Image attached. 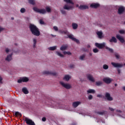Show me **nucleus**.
I'll list each match as a JSON object with an SVG mask.
<instances>
[{
    "label": "nucleus",
    "instance_id": "nucleus-1",
    "mask_svg": "<svg viewBox=\"0 0 125 125\" xmlns=\"http://www.w3.org/2000/svg\"><path fill=\"white\" fill-rule=\"evenodd\" d=\"M29 28L32 35H34V36L39 37L41 35L40 29H39V28H38V27H37L35 24L30 23L29 24Z\"/></svg>",
    "mask_w": 125,
    "mask_h": 125
},
{
    "label": "nucleus",
    "instance_id": "nucleus-2",
    "mask_svg": "<svg viewBox=\"0 0 125 125\" xmlns=\"http://www.w3.org/2000/svg\"><path fill=\"white\" fill-rule=\"evenodd\" d=\"M66 3H70V4L72 5H69L68 4H65L63 6V9H66V10H72L73 8H74V3L73 1L71 0H63Z\"/></svg>",
    "mask_w": 125,
    "mask_h": 125
},
{
    "label": "nucleus",
    "instance_id": "nucleus-3",
    "mask_svg": "<svg viewBox=\"0 0 125 125\" xmlns=\"http://www.w3.org/2000/svg\"><path fill=\"white\" fill-rule=\"evenodd\" d=\"M33 10L35 11V12H37V13H40V14H45L46 13V10L44 9H40L36 7L33 8Z\"/></svg>",
    "mask_w": 125,
    "mask_h": 125
},
{
    "label": "nucleus",
    "instance_id": "nucleus-4",
    "mask_svg": "<svg viewBox=\"0 0 125 125\" xmlns=\"http://www.w3.org/2000/svg\"><path fill=\"white\" fill-rule=\"evenodd\" d=\"M24 122H25L26 125H36L35 122L28 117H25Z\"/></svg>",
    "mask_w": 125,
    "mask_h": 125
},
{
    "label": "nucleus",
    "instance_id": "nucleus-5",
    "mask_svg": "<svg viewBox=\"0 0 125 125\" xmlns=\"http://www.w3.org/2000/svg\"><path fill=\"white\" fill-rule=\"evenodd\" d=\"M43 75H48L49 76H56L57 73L51 71H44L42 72Z\"/></svg>",
    "mask_w": 125,
    "mask_h": 125
},
{
    "label": "nucleus",
    "instance_id": "nucleus-6",
    "mask_svg": "<svg viewBox=\"0 0 125 125\" xmlns=\"http://www.w3.org/2000/svg\"><path fill=\"white\" fill-rule=\"evenodd\" d=\"M68 38L70 39V40H72V41H73V42H77V43H80V41L74 37V36L72 34L68 35Z\"/></svg>",
    "mask_w": 125,
    "mask_h": 125
},
{
    "label": "nucleus",
    "instance_id": "nucleus-7",
    "mask_svg": "<svg viewBox=\"0 0 125 125\" xmlns=\"http://www.w3.org/2000/svg\"><path fill=\"white\" fill-rule=\"evenodd\" d=\"M60 83L62 86H63V87H64V88H66V89H70L72 88V86H71V85L69 84H66L62 82H61Z\"/></svg>",
    "mask_w": 125,
    "mask_h": 125
},
{
    "label": "nucleus",
    "instance_id": "nucleus-8",
    "mask_svg": "<svg viewBox=\"0 0 125 125\" xmlns=\"http://www.w3.org/2000/svg\"><path fill=\"white\" fill-rule=\"evenodd\" d=\"M105 44L104 42L102 43H95V46L98 47V48H99V49H102V48H104V47H105Z\"/></svg>",
    "mask_w": 125,
    "mask_h": 125
},
{
    "label": "nucleus",
    "instance_id": "nucleus-9",
    "mask_svg": "<svg viewBox=\"0 0 125 125\" xmlns=\"http://www.w3.org/2000/svg\"><path fill=\"white\" fill-rule=\"evenodd\" d=\"M29 82V78L28 77H23L21 79H19L18 80V83H27Z\"/></svg>",
    "mask_w": 125,
    "mask_h": 125
},
{
    "label": "nucleus",
    "instance_id": "nucleus-10",
    "mask_svg": "<svg viewBox=\"0 0 125 125\" xmlns=\"http://www.w3.org/2000/svg\"><path fill=\"white\" fill-rule=\"evenodd\" d=\"M111 65L115 68H122L123 67V64L116 63L114 62H111Z\"/></svg>",
    "mask_w": 125,
    "mask_h": 125
},
{
    "label": "nucleus",
    "instance_id": "nucleus-11",
    "mask_svg": "<svg viewBox=\"0 0 125 125\" xmlns=\"http://www.w3.org/2000/svg\"><path fill=\"white\" fill-rule=\"evenodd\" d=\"M105 96L108 101H113V97H111V95H110V93L106 92L105 93Z\"/></svg>",
    "mask_w": 125,
    "mask_h": 125
},
{
    "label": "nucleus",
    "instance_id": "nucleus-12",
    "mask_svg": "<svg viewBox=\"0 0 125 125\" xmlns=\"http://www.w3.org/2000/svg\"><path fill=\"white\" fill-rule=\"evenodd\" d=\"M87 78L90 81V82H92V83H94V82H95V80H94L93 76H92V75L91 74L87 75Z\"/></svg>",
    "mask_w": 125,
    "mask_h": 125
},
{
    "label": "nucleus",
    "instance_id": "nucleus-13",
    "mask_svg": "<svg viewBox=\"0 0 125 125\" xmlns=\"http://www.w3.org/2000/svg\"><path fill=\"white\" fill-rule=\"evenodd\" d=\"M116 38L118 40H119V41H120V42H122V43L125 42V39H123V37H122V36H121V35H116Z\"/></svg>",
    "mask_w": 125,
    "mask_h": 125
},
{
    "label": "nucleus",
    "instance_id": "nucleus-14",
    "mask_svg": "<svg viewBox=\"0 0 125 125\" xmlns=\"http://www.w3.org/2000/svg\"><path fill=\"white\" fill-rule=\"evenodd\" d=\"M81 103H82L81 102H74L72 104V106L73 107H74V108H77V107H78V106H79V105H80L81 104Z\"/></svg>",
    "mask_w": 125,
    "mask_h": 125
},
{
    "label": "nucleus",
    "instance_id": "nucleus-15",
    "mask_svg": "<svg viewBox=\"0 0 125 125\" xmlns=\"http://www.w3.org/2000/svg\"><path fill=\"white\" fill-rule=\"evenodd\" d=\"M5 61H8V62L11 61V60H12V54L8 55L5 58Z\"/></svg>",
    "mask_w": 125,
    "mask_h": 125
},
{
    "label": "nucleus",
    "instance_id": "nucleus-16",
    "mask_svg": "<svg viewBox=\"0 0 125 125\" xmlns=\"http://www.w3.org/2000/svg\"><path fill=\"white\" fill-rule=\"evenodd\" d=\"M99 6H100V5L98 3H93L90 5V7H92V8H97Z\"/></svg>",
    "mask_w": 125,
    "mask_h": 125
},
{
    "label": "nucleus",
    "instance_id": "nucleus-17",
    "mask_svg": "<svg viewBox=\"0 0 125 125\" xmlns=\"http://www.w3.org/2000/svg\"><path fill=\"white\" fill-rule=\"evenodd\" d=\"M103 81L105 83H110L112 80L110 78H104L103 79Z\"/></svg>",
    "mask_w": 125,
    "mask_h": 125
},
{
    "label": "nucleus",
    "instance_id": "nucleus-18",
    "mask_svg": "<svg viewBox=\"0 0 125 125\" xmlns=\"http://www.w3.org/2000/svg\"><path fill=\"white\" fill-rule=\"evenodd\" d=\"M97 35L98 36L99 39H102V38H103V33H102V31H98L97 32Z\"/></svg>",
    "mask_w": 125,
    "mask_h": 125
},
{
    "label": "nucleus",
    "instance_id": "nucleus-19",
    "mask_svg": "<svg viewBox=\"0 0 125 125\" xmlns=\"http://www.w3.org/2000/svg\"><path fill=\"white\" fill-rule=\"evenodd\" d=\"M125 11V8L123 7H120L118 9V13L119 14H122L123 12Z\"/></svg>",
    "mask_w": 125,
    "mask_h": 125
},
{
    "label": "nucleus",
    "instance_id": "nucleus-20",
    "mask_svg": "<svg viewBox=\"0 0 125 125\" xmlns=\"http://www.w3.org/2000/svg\"><path fill=\"white\" fill-rule=\"evenodd\" d=\"M110 42H114L115 43H117V39L116 37H112L110 40H109Z\"/></svg>",
    "mask_w": 125,
    "mask_h": 125
},
{
    "label": "nucleus",
    "instance_id": "nucleus-21",
    "mask_svg": "<svg viewBox=\"0 0 125 125\" xmlns=\"http://www.w3.org/2000/svg\"><path fill=\"white\" fill-rule=\"evenodd\" d=\"M98 115H101V116H103V115H106L107 114V111H103L102 112L98 111L96 112Z\"/></svg>",
    "mask_w": 125,
    "mask_h": 125
},
{
    "label": "nucleus",
    "instance_id": "nucleus-22",
    "mask_svg": "<svg viewBox=\"0 0 125 125\" xmlns=\"http://www.w3.org/2000/svg\"><path fill=\"white\" fill-rule=\"evenodd\" d=\"M68 48V45L65 44V45H62V47L60 48L61 50H66Z\"/></svg>",
    "mask_w": 125,
    "mask_h": 125
},
{
    "label": "nucleus",
    "instance_id": "nucleus-23",
    "mask_svg": "<svg viewBox=\"0 0 125 125\" xmlns=\"http://www.w3.org/2000/svg\"><path fill=\"white\" fill-rule=\"evenodd\" d=\"M22 91L24 94H28L29 93V91H28V89L26 87L22 88Z\"/></svg>",
    "mask_w": 125,
    "mask_h": 125
},
{
    "label": "nucleus",
    "instance_id": "nucleus-24",
    "mask_svg": "<svg viewBox=\"0 0 125 125\" xmlns=\"http://www.w3.org/2000/svg\"><path fill=\"white\" fill-rule=\"evenodd\" d=\"M79 8L80 9H88V6L84 5H81L80 6Z\"/></svg>",
    "mask_w": 125,
    "mask_h": 125
},
{
    "label": "nucleus",
    "instance_id": "nucleus-25",
    "mask_svg": "<svg viewBox=\"0 0 125 125\" xmlns=\"http://www.w3.org/2000/svg\"><path fill=\"white\" fill-rule=\"evenodd\" d=\"M70 79H71V77L68 75H65L64 77L63 78V80H65V81H66L67 82H68V81H69Z\"/></svg>",
    "mask_w": 125,
    "mask_h": 125
},
{
    "label": "nucleus",
    "instance_id": "nucleus-26",
    "mask_svg": "<svg viewBox=\"0 0 125 125\" xmlns=\"http://www.w3.org/2000/svg\"><path fill=\"white\" fill-rule=\"evenodd\" d=\"M87 94H88L89 93H92L93 94H94L95 93V90L94 89H89L87 91Z\"/></svg>",
    "mask_w": 125,
    "mask_h": 125
},
{
    "label": "nucleus",
    "instance_id": "nucleus-27",
    "mask_svg": "<svg viewBox=\"0 0 125 125\" xmlns=\"http://www.w3.org/2000/svg\"><path fill=\"white\" fill-rule=\"evenodd\" d=\"M72 26L74 30H76V29H78V24L76 23H72Z\"/></svg>",
    "mask_w": 125,
    "mask_h": 125
},
{
    "label": "nucleus",
    "instance_id": "nucleus-28",
    "mask_svg": "<svg viewBox=\"0 0 125 125\" xmlns=\"http://www.w3.org/2000/svg\"><path fill=\"white\" fill-rule=\"evenodd\" d=\"M102 84H103V82L102 81H98L96 82V85L97 86H101Z\"/></svg>",
    "mask_w": 125,
    "mask_h": 125
},
{
    "label": "nucleus",
    "instance_id": "nucleus-29",
    "mask_svg": "<svg viewBox=\"0 0 125 125\" xmlns=\"http://www.w3.org/2000/svg\"><path fill=\"white\" fill-rule=\"evenodd\" d=\"M57 46H54L52 47H49L48 48V49L49 50H52V51H54V50H56V48H57Z\"/></svg>",
    "mask_w": 125,
    "mask_h": 125
},
{
    "label": "nucleus",
    "instance_id": "nucleus-30",
    "mask_svg": "<svg viewBox=\"0 0 125 125\" xmlns=\"http://www.w3.org/2000/svg\"><path fill=\"white\" fill-rule=\"evenodd\" d=\"M28 1L30 4H32V5H35L36 2L35 0H28Z\"/></svg>",
    "mask_w": 125,
    "mask_h": 125
},
{
    "label": "nucleus",
    "instance_id": "nucleus-31",
    "mask_svg": "<svg viewBox=\"0 0 125 125\" xmlns=\"http://www.w3.org/2000/svg\"><path fill=\"white\" fill-rule=\"evenodd\" d=\"M105 49H107V50H108L111 53H113L114 52V50H113V49L110 48L109 47H106Z\"/></svg>",
    "mask_w": 125,
    "mask_h": 125
},
{
    "label": "nucleus",
    "instance_id": "nucleus-32",
    "mask_svg": "<svg viewBox=\"0 0 125 125\" xmlns=\"http://www.w3.org/2000/svg\"><path fill=\"white\" fill-rule=\"evenodd\" d=\"M114 55L116 59H120V58H121V56H120L118 53H115Z\"/></svg>",
    "mask_w": 125,
    "mask_h": 125
},
{
    "label": "nucleus",
    "instance_id": "nucleus-33",
    "mask_svg": "<svg viewBox=\"0 0 125 125\" xmlns=\"http://www.w3.org/2000/svg\"><path fill=\"white\" fill-rule=\"evenodd\" d=\"M56 53L58 56H60V57H64V55H63V54H61V53L59 52V51H57Z\"/></svg>",
    "mask_w": 125,
    "mask_h": 125
},
{
    "label": "nucleus",
    "instance_id": "nucleus-34",
    "mask_svg": "<svg viewBox=\"0 0 125 125\" xmlns=\"http://www.w3.org/2000/svg\"><path fill=\"white\" fill-rule=\"evenodd\" d=\"M21 13H25L26 12V9L25 8H21L20 10Z\"/></svg>",
    "mask_w": 125,
    "mask_h": 125
},
{
    "label": "nucleus",
    "instance_id": "nucleus-35",
    "mask_svg": "<svg viewBox=\"0 0 125 125\" xmlns=\"http://www.w3.org/2000/svg\"><path fill=\"white\" fill-rule=\"evenodd\" d=\"M33 48H35L36 47V44H37V39H33Z\"/></svg>",
    "mask_w": 125,
    "mask_h": 125
},
{
    "label": "nucleus",
    "instance_id": "nucleus-36",
    "mask_svg": "<svg viewBox=\"0 0 125 125\" xmlns=\"http://www.w3.org/2000/svg\"><path fill=\"white\" fill-rule=\"evenodd\" d=\"M15 116H16V117L20 116V117H22V114H21V113H20L19 112H16L15 113Z\"/></svg>",
    "mask_w": 125,
    "mask_h": 125
},
{
    "label": "nucleus",
    "instance_id": "nucleus-37",
    "mask_svg": "<svg viewBox=\"0 0 125 125\" xmlns=\"http://www.w3.org/2000/svg\"><path fill=\"white\" fill-rule=\"evenodd\" d=\"M103 69H104V70H108V69H109V66L107 64H104L103 65Z\"/></svg>",
    "mask_w": 125,
    "mask_h": 125
},
{
    "label": "nucleus",
    "instance_id": "nucleus-38",
    "mask_svg": "<svg viewBox=\"0 0 125 125\" xmlns=\"http://www.w3.org/2000/svg\"><path fill=\"white\" fill-rule=\"evenodd\" d=\"M93 51L94 53H97V52H99V50L98 49H97V48H94L93 49Z\"/></svg>",
    "mask_w": 125,
    "mask_h": 125
},
{
    "label": "nucleus",
    "instance_id": "nucleus-39",
    "mask_svg": "<svg viewBox=\"0 0 125 125\" xmlns=\"http://www.w3.org/2000/svg\"><path fill=\"white\" fill-rule=\"evenodd\" d=\"M84 58H85V55H83L80 57V60H82V61L83 60Z\"/></svg>",
    "mask_w": 125,
    "mask_h": 125
},
{
    "label": "nucleus",
    "instance_id": "nucleus-40",
    "mask_svg": "<svg viewBox=\"0 0 125 125\" xmlns=\"http://www.w3.org/2000/svg\"><path fill=\"white\" fill-rule=\"evenodd\" d=\"M61 12L63 15H66V11L65 10H64L63 9L61 10Z\"/></svg>",
    "mask_w": 125,
    "mask_h": 125
},
{
    "label": "nucleus",
    "instance_id": "nucleus-41",
    "mask_svg": "<svg viewBox=\"0 0 125 125\" xmlns=\"http://www.w3.org/2000/svg\"><path fill=\"white\" fill-rule=\"evenodd\" d=\"M46 10L47 12H50L51 11V9H50V8H49V7H46Z\"/></svg>",
    "mask_w": 125,
    "mask_h": 125
},
{
    "label": "nucleus",
    "instance_id": "nucleus-42",
    "mask_svg": "<svg viewBox=\"0 0 125 125\" xmlns=\"http://www.w3.org/2000/svg\"><path fill=\"white\" fill-rule=\"evenodd\" d=\"M64 54H68V55H72V53L70 52H64Z\"/></svg>",
    "mask_w": 125,
    "mask_h": 125
},
{
    "label": "nucleus",
    "instance_id": "nucleus-43",
    "mask_svg": "<svg viewBox=\"0 0 125 125\" xmlns=\"http://www.w3.org/2000/svg\"><path fill=\"white\" fill-rule=\"evenodd\" d=\"M88 98L89 100H91L93 98V96L92 95H89L88 96Z\"/></svg>",
    "mask_w": 125,
    "mask_h": 125
},
{
    "label": "nucleus",
    "instance_id": "nucleus-44",
    "mask_svg": "<svg viewBox=\"0 0 125 125\" xmlns=\"http://www.w3.org/2000/svg\"><path fill=\"white\" fill-rule=\"evenodd\" d=\"M119 33H120V34H121L123 35L125 33V30H119Z\"/></svg>",
    "mask_w": 125,
    "mask_h": 125
},
{
    "label": "nucleus",
    "instance_id": "nucleus-45",
    "mask_svg": "<svg viewBox=\"0 0 125 125\" xmlns=\"http://www.w3.org/2000/svg\"><path fill=\"white\" fill-rule=\"evenodd\" d=\"M40 23L42 24H44V21L42 20H40Z\"/></svg>",
    "mask_w": 125,
    "mask_h": 125
},
{
    "label": "nucleus",
    "instance_id": "nucleus-46",
    "mask_svg": "<svg viewBox=\"0 0 125 125\" xmlns=\"http://www.w3.org/2000/svg\"><path fill=\"white\" fill-rule=\"evenodd\" d=\"M53 29L55 31H58V27L57 26H54Z\"/></svg>",
    "mask_w": 125,
    "mask_h": 125
},
{
    "label": "nucleus",
    "instance_id": "nucleus-47",
    "mask_svg": "<svg viewBox=\"0 0 125 125\" xmlns=\"http://www.w3.org/2000/svg\"><path fill=\"white\" fill-rule=\"evenodd\" d=\"M74 66L75 65L74 64H70L69 67L71 69H73L74 68Z\"/></svg>",
    "mask_w": 125,
    "mask_h": 125
},
{
    "label": "nucleus",
    "instance_id": "nucleus-48",
    "mask_svg": "<svg viewBox=\"0 0 125 125\" xmlns=\"http://www.w3.org/2000/svg\"><path fill=\"white\" fill-rule=\"evenodd\" d=\"M42 122H45V121H46V118H45V117H43V118H42Z\"/></svg>",
    "mask_w": 125,
    "mask_h": 125
},
{
    "label": "nucleus",
    "instance_id": "nucleus-49",
    "mask_svg": "<svg viewBox=\"0 0 125 125\" xmlns=\"http://www.w3.org/2000/svg\"><path fill=\"white\" fill-rule=\"evenodd\" d=\"M109 110H110V111H111L112 112L115 111V109H114V108H112V107H109Z\"/></svg>",
    "mask_w": 125,
    "mask_h": 125
},
{
    "label": "nucleus",
    "instance_id": "nucleus-50",
    "mask_svg": "<svg viewBox=\"0 0 125 125\" xmlns=\"http://www.w3.org/2000/svg\"><path fill=\"white\" fill-rule=\"evenodd\" d=\"M62 33L64 34V35H67L68 31H62Z\"/></svg>",
    "mask_w": 125,
    "mask_h": 125
},
{
    "label": "nucleus",
    "instance_id": "nucleus-51",
    "mask_svg": "<svg viewBox=\"0 0 125 125\" xmlns=\"http://www.w3.org/2000/svg\"><path fill=\"white\" fill-rule=\"evenodd\" d=\"M5 52L6 53H8L9 52V49H8V48H6Z\"/></svg>",
    "mask_w": 125,
    "mask_h": 125
},
{
    "label": "nucleus",
    "instance_id": "nucleus-52",
    "mask_svg": "<svg viewBox=\"0 0 125 125\" xmlns=\"http://www.w3.org/2000/svg\"><path fill=\"white\" fill-rule=\"evenodd\" d=\"M2 82V77L0 76V83H1Z\"/></svg>",
    "mask_w": 125,
    "mask_h": 125
},
{
    "label": "nucleus",
    "instance_id": "nucleus-53",
    "mask_svg": "<svg viewBox=\"0 0 125 125\" xmlns=\"http://www.w3.org/2000/svg\"><path fill=\"white\" fill-rule=\"evenodd\" d=\"M117 71H118V74H121V69H118Z\"/></svg>",
    "mask_w": 125,
    "mask_h": 125
},
{
    "label": "nucleus",
    "instance_id": "nucleus-54",
    "mask_svg": "<svg viewBox=\"0 0 125 125\" xmlns=\"http://www.w3.org/2000/svg\"><path fill=\"white\" fill-rule=\"evenodd\" d=\"M3 28L0 27V32H1V31H3Z\"/></svg>",
    "mask_w": 125,
    "mask_h": 125
},
{
    "label": "nucleus",
    "instance_id": "nucleus-55",
    "mask_svg": "<svg viewBox=\"0 0 125 125\" xmlns=\"http://www.w3.org/2000/svg\"><path fill=\"white\" fill-rule=\"evenodd\" d=\"M117 112H118L119 113H122V110H117Z\"/></svg>",
    "mask_w": 125,
    "mask_h": 125
},
{
    "label": "nucleus",
    "instance_id": "nucleus-56",
    "mask_svg": "<svg viewBox=\"0 0 125 125\" xmlns=\"http://www.w3.org/2000/svg\"><path fill=\"white\" fill-rule=\"evenodd\" d=\"M97 96L98 97H99V98H101V97H102V96H101V95H97Z\"/></svg>",
    "mask_w": 125,
    "mask_h": 125
},
{
    "label": "nucleus",
    "instance_id": "nucleus-57",
    "mask_svg": "<svg viewBox=\"0 0 125 125\" xmlns=\"http://www.w3.org/2000/svg\"><path fill=\"white\" fill-rule=\"evenodd\" d=\"M89 54L90 56H92V53H89Z\"/></svg>",
    "mask_w": 125,
    "mask_h": 125
},
{
    "label": "nucleus",
    "instance_id": "nucleus-58",
    "mask_svg": "<svg viewBox=\"0 0 125 125\" xmlns=\"http://www.w3.org/2000/svg\"><path fill=\"white\" fill-rule=\"evenodd\" d=\"M115 86H118V84L117 83H115Z\"/></svg>",
    "mask_w": 125,
    "mask_h": 125
},
{
    "label": "nucleus",
    "instance_id": "nucleus-59",
    "mask_svg": "<svg viewBox=\"0 0 125 125\" xmlns=\"http://www.w3.org/2000/svg\"><path fill=\"white\" fill-rule=\"evenodd\" d=\"M11 19L12 20H14V18H12Z\"/></svg>",
    "mask_w": 125,
    "mask_h": 125
},
{
    "label": "nucleus",
    "instance_id": "nucleus-60",
    "mask_svg": "<svg viewBox=\"0 0 125 125\" xmlns=\"http://www.w3.org/2000/svg\"><path fill=\"white\" fill-rule=\"evenodd\" d=\"M88 47H90V45H88Z\"/></svg>",
    "mask_w": 125,
    "mask_h": 125
},
{
    "label": "nucleus",
    "instance_id": "nucleus-61",
    "mask_svg": "<svg viewBox=\"0 0 125 125\" xmlns=\"http://www.w3.org/2000/svg\"><path fill=\"white\" fill-rule=\"evenodd\" d=\"M124 24H125V21L124 22Z\"/></svg>",
    "mask_w": 125,
    "mask_h": 125
}]
</instances>
